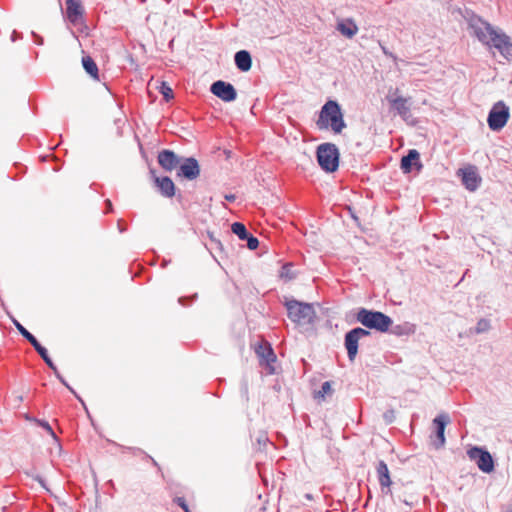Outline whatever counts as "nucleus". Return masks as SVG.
<instances>
[{
	"label": "nucleus",
	"mask_w": 512,
	"mask_h": 512,
	"mask_svg": "<svg viewBox=\"0 0 512 512\" xmlns=\"http://www.w3.org/2000/svg\"><path fill=\"white\" fill-rule=\"evenodd\" d=\"M393 333H394V334H396V335H402V334H403V332H402V330H401V326H399V325H398V326H396V327H395V329H394V331H393Z\"/></svg>",
	"instance_id": "de8ad7c7"
},
{
	"label": "nucleus",
	"mask_w": 512,
	"mask_h": 512,
	"mask_svg": "<svg viewBox=\"0 0 512 512\" xmlns=\"http://www.w3.org/2000/svg\"><path fill=\"white\" fill-rule=\"evenodd\" d=\"M174 503H176L178 506H180L184 512H190L188 504L186 503L185 498L183 497H176L174 498Z\"/></svg>",
	"instance_id": "2f4dec72"
},
{
	"label": "nucleus",
	"mask_w": 512,
	"mask_h": 512,
	"mask_svg": "<svg viewBox=\"0 0 512 512\" xmlns=\"http://www.w3.org/2000/svg\"><path fill=\"white\" fill-rule=\"evenodd\" d=\"M58 380L65 386V387H68V383L67 381L65 380V378L63 376H61V378H58Z\"/></svg>",
	"instance_id": "3c124183"
},
{
	"label": "nucleus",
	"mask_w": 512,
	"mask_h": 512,
	"mask_svg": "<svg viewBox=\"0 0 512 512\" xmlns=\"http://www.w3.org/2000/svg\"><path fill=\"white\" fill-rule=\"evenodd\" d=\"M492 47L497 49L505 59H512V42L504 32L501 31Z\"/></svg>",
	"instance_id": "412c9836"
},
{
	"label": "nucleus",
	"mask_w": 512,
	"mask_h": 512,
	"mask_svg": "<svg viewBox=\"0 0 512 512\" xmlns=\"http://www.w3.org/2000/svg\"><path fill=\"white\" fill-rule=\"evenodd\" d=\"M284 306L288 318L296 324L300 331L312 330L316 319V312L312 304L286 298Z\"/></svg>",
	"instance_id": "f257e3e1"
},
{
	"label": "nucleus",
	"mask_w": 512,
	"mask_h": 512,
	"mask_svg": "<svg viewBox=\"0 0 512 512\" xmlns=\"http://www.w3.org/2000/svg\"><path fill=\"white\" fill-rule=\"evenodd\" d=\"M197 298V294H194L193 296L191 297H188V296H182L178 299V302L179 304H181L182 306H188L190 305L194 299Z\"/></svg>",
	"instance_id": "473e14b6"
},
{
	"label": "nucleus",
	"mask_w": 512,
	"mask_h": 512,
	"mask_svg": "<svg viewBox=\"0 0 512 512\" xmlns=\"http://www.w3.org/2000/svg\"><path fill=\"white\" fill-rule=\"evenodd\" d=\"M29 343L33 346V348L36 350L40 357L46 356V354L48 353L47 349L41 345V343L37 340L36 337Z\"/></svg>",
	"instance_id": "c756f323"
},
{
	"label": "nucleus",
	"mask_w": 512,
	"mask_h": 512,
	"mask_svg": "<svg viewBox=\"0 0 512 512\" xmlns=\"http://www.w3.org/2000/svg\"><path fill=\"white\" fill-rule=\"evenodd\" d=\"M305 498L311 500L312 499V495L311 494H306Z\"/></svg>",
	"instance_id": "4d7b16f0"
},
{
	"label": "nucleus",
	"mask_w": 512,
	"mask_h": 512,
	"mask_svg": "<svg viewBox=\"0 0 512 512\" xmlns=\"http://www.w3.org/2000/svg\"><path fill=\"white\" fill-rule=\"evenodd\" d=\"M377 477L382 493L391 494L392 480L387 464L383 460H379L376 466Z\"/></svg>",
	"instance_id": "a211bd4d"
},
{
	"label": "nucleus",
	"mask_w": 512,
	"mask_h": 512,
	"mask_svg": "<svg viewBox=\"0 0 512 512\" xmlns=\"http://www.w3.org/2000/svg\"><path fill=\"white\" fill-rule=\"evenodd\" d=\"M467 22L470 33L475 36L479 42L490 48L501 33V30L494 28L489 22L474 13L467 18Z\"/></svg>",
	"instance_id": "7ed1b4c3"
},
{
	"label": "nucleus",
	"mask_w": 512,
	"mask_h": 512,
	"mask_svg": "<svg viewBox=\"0 0 512 512\" xmlns=\"http://www.w3.org/2000/svg\"><path fill=\"white\" fill-rule=\"evenodd\" d=\"M459 173H461L462 182L466 189L469 191H475L479 188L481 184V177L479 176L475 166L460 169Z\"/></svg>",
	"instance_id": "f3484780"
},
{
	"label": "nucleus",
	"mask_w": 512,
	"mask_h": 512,
	"mask_svg": "<svg viewBox=\"0 0 512 512\" xmlns=\"http://www.w3.org/2000/svg\"><path fill=\"white\" fill-rule=\"evenodd\" d=\"M12 323L15 326V328L18 330V332L28 341L30 342L35 338V336L30 333L18 320L15 318H12Z\"/></svg>",
	"instance_id": "393cba45"
},
{
	"label": "nucleus",
	"mask_w": 512,
	"mask_h": 512,
	"mask_svg": "<svg viewBox=\"0 0 512 512\" xmlns=\"http://www.w3.org/2000/svg\"><path fill=\"white\" fill-rule=\"evenodd\" d=\"M316 158L322 170L328 173L335 172L339 167L340 153L333 143H322L317 147Z\"/></svg>",
	"instance_id": "423d86ee"
},
{
	"label": "nucleus",
	"mask_w": 512,
	"mask_h": 512,
	"mask_svg": "<svg viewBox=\"0 0 512 512\" xmlns=\"http://www.w3.org/2000/svg\"><path fill=\"white\" fill-rule=\"evenodd\" d=\"M234 62L241 72H248L252 67V56L247 50H239L234 55Z\"/></svg>",
	"instance_id": "4be33fe9"
},
{
	"label": "nucleus",
	"mask_w": 512,
	"mask_h": 512,
	"mask_svg": "<svg viewBox=\"0 0 512 512\" xmlns=\"http://www.w3.org/2000/svg\"><path fill=\"white\" fill-rule=\"evenodd\" d=\"M272 389L275 393H279L280 390H281V385L279 383V381L276 379L275 380V383L272 385Z\"/></svg>",
	"instance_id": "37998d69"
},
{
	"label": "nucleus",
	"mask_w": 512,
	"mask_h": 512,
	"mask_svg": "<svg viewBox=\"0 0 512 512\" xmlns=\"http://www.w3.org/2000/svg\"><path fill=\"white\" fill-rule=\"evenodd\" d=\"M52 371L54 372V374H55V376H56V378H57V379H58V378H61V376H62V375L60 374V372L58 371V369H57V367H56V366H55V370H52Z\"/></svg>",
	"instance_id": "603ef678"
},
{
	"label": "nucleus",
	"mask_w": 512,
	"mask_h": 512,
	"mask_svg": "<svg viewBox=\"0 0 512 512\" xmlns=\"http://www.w3.org/2000/svg\"><path fill=\"white\" fill-rule=\"evenodd\" d=\"M509 117V107L503 101H498L488 113V126L492 131H500L506 125Z\"/></svg>",
	"instance_id": "0eeeda50"
},
{
	"label": "nucleus",
	"mask_w": 512,
	"mask_h": 512,
	"mask_svg": "<svg viewBox=\"0 0 512 512\" xmlns=\"http://www.w3.org/2000/svg\"><path fill=\"white\" fill-rule=\"evenodd\" d=\"M84 8L81 0H66V18L74 26L83 22Z\"/></svg>",
	"instance_id": "dca6fc26"
},
{
	"label": "nucleus",
	"mask_w": 512,
	"mask_h": 512,
	"mask_svg": "<svg viewBox=\"0 0 512 512\" xmlns=\"http://www.w3.org/2000/svg\"><path fill=\"white\" fill-rule=\"evenodd\" d=\"M293 265L291 263L284 264L280 270V277L286 280H292L296 274L292 271Z\"/></svg>",
	"instance_id": "bb28decb"
},
{
	"label": "nucleus",
	"mask_w": 512,
	"mask_h": 512,
	"mask_svg": "<svg viewBox=\"0 0 512 512\" xmlns=\"http://www.w3.org/2000/svg\"><path fill=\"white\" fill-rule=\"evenodd\" d=\"M250 349L253 350L256 353V343L251 342L250 343Z\"/></svg>",
	"instance_id": "5fc2aeb1"
},
{
	"label": "nucleus",
	"mask_w": 512,
	"mask_h": 512,
	"mask_svg": "<svg viewBox=\"0 0 512 512\" xmlns=\"http://www.w3.org/2000/svg\"><path fill=\"white\" fill-rule=\"evenodd\" d=\"M72 394L75 395V397L79 400H81V398L77 395V393L75 392V390L68 384V387H66Z\"/></svg>",
	"instance_id": "09e8293b"
},
{
	"label": "nucleus",
	"mask_w": 512,
	"mask_h": 512,
	"mask_svg": "<svg viewBox=\"0 0 512 512\" xmlns=\"http://www.w3.org/2000/svg\"><path fill=\"white\" fill-rule=\"evenodd\" d=\"M33 421H35L38 424V426L42 427L47 433H49L53 438L56 439V435L51 425L46 420L33 418Z\"/></svg>",
	"instance_id": "c85d7f7f"
},
{
	"label": "nucleus",
	"mask_w": 512,
	"mask_h": 512,
	"mask_svg": "<svg viewBox=\"0 0 512 512\" xmlns=\"http://www.w3.org/2000/svg\"><path fill=\"white\" fill-rule=\"evenodd\" d=\"M383 418L385 420L386 423H392L395 419V415H394V411L393 410H388L386 411L384 414H383Z\"/></svg>",
	"instance_id": "c9c22d12"
},
{
	"label": "nucleus",
	"mask_w": 512,
	"mask_h": 512,
	"mask_svg": "<svg viewBox=\"0 0 512 512\" xmlns=\"http://www.w3.org/2000/svg\"><path fill=\"white\" fill-rule=\"evenodd\" d=\"M450 423V417L446 413H440L433 419L435 426V440L433 445L436 449H440L445 445V428Z\"/></svg>",
	"instance_id": "4468645a"
},
{
	"label": "nucleus",
	"mask_w": 512,
	"mask_h": 512,
	"mask_svg": "<svg viewBox=\"0 0 512 512\" xmlns=\"http://www.w3.org/2000/svg\"><path fill=\"white\" fill-rule=\"evenodd\" d=\"M129 451H131L134 455H143L144 456V453H146L144 450H142L141 448H138V447H128L127 448Z\"/></svg>",
	"instance_id": "ea45409f"
},
{
	"label": "nucleus",
	"mask_w": 512,
	"mask_h": 512,
	"mask_svg": "<svg viewBox=\"0 0 512 512\" xmlns=\"http://www.w3.org/2000/svg\"><path fill=\"white\" fill-rule=\"evenodd\" d=\"M316 126L319 130L330 128L335 134H340L346 128L343 112L337 101L328 100L321 107Z\"/></svg>",
	"instance_id": "f03ea898"
},
{
	"label": "nucleus",
	"mask_w": 512,
	"mask_h": 512,
	"mask_svg": "<svg viewBox=\"0 0 512 512\" xmlns=\"http://www.w3.org/2000/svg\"><path fill=\"white\" fill-rule=\"evenodd\" d=\"M258 368L263 376L279 375L281 373V365L271 344L264 338H258Z\"/></svg>",
	"instance_id": "39448f33"
},
{
	"label": "nucleus",
	"mask_w": 512,
	"mask_h": 512,
	"mask_svg": "<svg viewBox=\"0 0 512 512\" xmlns=\"http://www.w3.org/2000/svg\"><path fill=\"white\" fill-rule=\"evenodd\" d=\"M490 329V321L482 318L477 322V325L475 327V332L477 334H481L484 332H487Z\"/></svg>",
	"instance_id": "cd10ccee"
},
{
	"label": "nucleus",
	"mask_w": 512,
	"mask_h": 512,
	"mask_svg": "<svg viewBox=\"0 0 512 512\" xmlns=\"http://www.w3.org/2000/svg\"><path fill=\"white\" fill-rule=\"evenodd\" d=\"M41 358L51 370H55L56 365L54 364L48 353L46 354V356H42Z\"/></svg>",
	"instance_id": "e433bc0d"
},
{
	"label": "nucleus",
	"mask_w": 512,
	"mask_h": 512,
	"mask_svg": "<svg viewBox=\"0 0 512 512\" xmlns=\"http://www.w3.org/2000/svg\"><path fill=\"white\" fill-rule=\"evenodd\" d=\"M182 156L177 155L173 150L163 149L158 153V164L167 172L178 169Z\"/></svg>",
	"instance_id": "2eb2a0df"
},
{
	"label": "nucleus",
	"mask_w": 512,
	"mask_h": 512,
	"mask_svg": "<svg viewBox=\"0 0 512 512\" xmlns=\"http://www.w3.org/2000/svg\"><path fill=\"white\" fill-rule=\"evenodd\" d=\"M413 166L420 171L423 167L420 162V153L416 149H410L408 153L402 157L400 167L404 173H410Z\"/></svg>",
	"instance_id": "6ab92c4d"
},
{
	"label": "nucleus",
	"mask_w": 512,
	"mask_h": 512,
	"mask_svg": "<svg viewBox=\"0 0 512 512\" xmlns=\"http://www.w3.org/2000/svg\"><path fill=\"white\" fill-rule=\"evenodd\" d=\"M27 475L33 477L34 480H36L42 487L46 488L45 480L40 475L33 476L29 472L26 473Z\"/></svg>",
	"instance_id": "58836bf2"
},
{
	"label": "nucleus",
	"mask_w": 512,
	"mask_h": 512,
	"mask_svg": "<svg viewBox=\"0 0 512 512\" xmlns=\"http://www.w3.org/2000/svg\"><path fill=\"white\" fill-rule=\"evenodd\" d=\"M200 172V165L196 158L182 157L177 170V177L188 181H193L199 177Z\"/></svg>",
	"instance_id": "9b49d317"
},
{
	"label": "nucleus",
	"mask_w": 512,
	"mask_h": 512,
	"mask_svg": "<svg viewBox=\"0 0 512 512\" xmlns=\"http://www.w3.org/2000/svg\"><path fill=\"white\" fill-rule=\"evenodd\" d=\"M82 66L85 72L94 80H99V69L95 62V60L89 56L85 55L82 57Z\"/></svg>",
	"instance_id": "b1692460"
},
{
	"label": "nucleus",
	"mask_w": 512,
	"mask_h": 512,
	"mask_svg": "<svg viewBox=\"0 0 512 512\" xmlns=\"http://www.w3.org/2000/svg\"><path fill=\"white\" fill-rule=\"evenodd\" d=\"M22 34L14 30L11 34V40L15 42L17 39L21 38Z\"/></svg>",
	"instance_id": "c03bdc74"
},
{
	"label": "nucleus",
	"mask_w": 512,
	"mask_h": 512,
	"mask_svg": "<svg viewBox=\"0 0 512 512\" xmlns=\"http://www.w3.org/2000/svg\"><path fill=\"white\" fill-rule=\"evenodd\" d=\"M331 384L329 381H325L321 385V389L318 391V396L324 397L326 394H329L331 392Z\"/></svg>",
	"instance_id": "7c9ffc66"
},
{
	"label": "nucleus",
	"mask_w": 512,
	"mask_h": 512,
	"mask_svg": "<svg viewBox=\"0 0 512 512\" xmlns=\"http://www.w3.org/2000/svg\"><path fill=\"white\" fill-rule=\"evenodd\" d=\"M398 91V88H396L392 94L391 90H389L386 99L389 102L391 109H393L405 122H408V119L411 117V98L396 96Z\"/></svg>",
	"instance_id": "9d476101"
},
{
	"label": "nucleus",
	"mask_w": 512,
	"mask_h": 512,
	"mask_svg": "<svg viewBox=\"0 0 512 512\" xmlns=\"http://www.w3.org/2000/svg\"><path fill=\"white\" fill-rule=\"evenodd\" d=\"M151 178L158 192L165 198H172L176 193V186L169 176L159 177L154 169H150Z\"/></svg>",
	"instance_id": "ddd939ff"
},
{
	"label": "nucleus",
	"mask_w": 512,
	"mask_h": 512,
	"mask_svg": "<svg viewBox=\"0 0 512 512\" xmlns=\"http://www.w3.org/2000/svg\"><path fill=\"white\" fill-rule=\"evenodd\" d=\"M32 37L34 39V42L37 44V45H43L44 43V39L42 36L38 35L37 33H35L34 31H32Z\"/></svg>",
	"instance_id": "4c0bfd02"
},
{
	"label": "nucleus",
	"mask_w": 512,
	"mask_h": 512,
	"mask_svg": "<svg viewBox=\"0 0 512 512\" xmlns=\"http://www.w3.org/2000/svg\"><path fill=\"white\" fill-rule=\"evenodd\" d=\"M250 112L252 115H256V102H254L250 108Z\"/></svg>",
	"instance_id": "8fccbe9b"
},
{
	"label": "nucleus",
	"mask_w": 512,
	"mask_h": 512,
	"mask_svg": "<svg viewBox=\"0 0 512 512\" xmlns=\"http://www.w3.org/2000/svg\"><path fill=\"white\" fill-rule=\"evenodd\" d=\"M269 250V245L267 243V241H260L258 239V257L262 254V253H267Z\"/></svg>",
	"instance_id": "f704fd0d"
},
{
	"label": "nucleus",
	"mask_w": 512,
	"mask_h": 512,
	"mask_svg": "<svg viewBox=\"0 0 512 512\" xmlns=\"http://www.w3.org/2000/svg\"><path fill=\"white\" fill-rule=\"evenodd\" d=\"M159 92L162 94L163 99L166 102H169L170 100H172L174 98V92H173L172 88L168 85V83H166V82L161 83Z\"/></svg>",
	"instance_id": "a878e982"
},
{
	"label": "nucleus",
	"mask_w": 512,
	"mask_h": 512,
	"mask_svg": "<svg viewBox=\"0 0 512 512\" xmlns=\"http://www.w3.org/2000/svg\"><path fill=\"white\" fill-rule=\"evenodd\" d=\"M210 92L224 102H232L237 98L235 87L223 80L213 82L210 86Z\"/></svg>",
	"instance_id": "f8f14e48"
},
{
	"label": "nucleus",
	"mask_w": 512,
	"mask_h": 512,
	"mask_svg": "<svg viewBox=\"0 0 512 512\" xmlns=\"http://www.w3.org/2000/svg\"><path fill=\"white\" fill-rule=\"evenodd\" d=\"M144 459L150 460L152 465L157 467L160 470V466H159L158 462L152 456H150L147 453H144Z\"/></svg>",
	"instance_id": "a19ab883"
},
{
	"label": "nucleus",
	"mask_w": 512,
	"mask_h": 512,
	"mask_svg": "<svg viewBox=\"0 0 512 512\" xmlns=\"http://www.w3.org/2000/svg\"><path fill=\"white\" fill-rule=\"evenodd\" d=\"M105 205H106V213H109L112 211V203L109 199H106L105 200Z\"/></svg>",
	"instance_id": "a18cd8bd"
},
{
	"label": "nucleus",
	"mask_w": 512,
	"mask_h": 512,
	"mask_svg": "<svg viewBox=\"0 0 512 512\" xmlns=\"http://www.w3.org/2000/svg\"><path fill=\"white\" fill-rule=\"evenodd\" d=\"M356 321L362 324L366 330H376L381 333L388 332L393 320L381 311L359 308L356 313Z\"/></svg>",
	"instance_id": "20e7f679"
},
{
	"label": "nucleus",
	"mask_w": 512,
	"mask_h": 512,
	"mask_svg": "<svg viewBox=\"0 0 512 512\" xmlns=\"http://www.w3.org/2000/svg\"><path fill=\"white\" fill-rule=\"evenodd\" d=\"M371 332L362 327L349 330L344 336V347L347 350L349 361L353 362L358 354L360 339L370 336Z\"/></svg>",
	"instance_id": "6e6552de"
},
{
	"label": "nucleus",
	"mask_w": 512,
	"mask_h": 512,
	"mask_svg": "<svg viewBox=\"0 0 512 512\" xmlns=\"http://www.w3.org/2000/svg\"><path fill=\"white\" fill-rule=\"evenodd\" d=\"M336 29L345 37L351 39L358 32V27L351 19H346L337 23Z\"/></svg>",
	"instance_id": "5701e85b"
},
{
	"label": "nucleus",
	"mask_w": 512,
	"mask_h": 512,
	"mask_svg": "<svg viewBox=\"0 0 512 512\" xmlns=\"http://www.w3.org/2000/svg\"><path fill=\"white\" fill-rule=\"evenodd\" d=\"M231 231L233 234L238 236L240 240L247 241V247L250 250H256V237L251 234L246 226L241 222H234L231 225Z\"/></svg>",
	"instance_id": "aec40b11"
},
{
	"label": "nucleus",
	"mask_w": 512,
	"mask_h": 512,
	"mask_svg": "<svg viewBox=\"0 0 512 512\" xmlns=\"http://www.w3.org/2000/svg\"><path fill=\"white\" fill-rule=\"evenodd\" d=\"M258 476L263 480L264 484L267 485V479L260 474L259 470H258Z\"/></svg>",
	"instance_id": "864d4df0"
},
{
	"label": "nucleus",
	"mask_w": 512,
	"mask_h": 512,
	"mask_svg": "<svg viewBox=\"0 0 512 512\" xmlns=\"http://www.w3.org/2000/svg\"><path fill=\"white\" fill-rule=\"evenodd\" d=\"M467 455L482 472L491 473L494 471L493 457L485 448L474 446L467 451Z\"/></svg>",
	"instance_id": "1a4fd4ad"
},
{
	"label": "nucleus",
	"mask_w": 512,
	"mask_h": 512,
	"mask_svg": "<svg viewBox=\"0 0 512 512\" xmlns=\"http://www.w3.org/2000/svg\"><path fill=\"white\" fill-rule=\"evenodd\" d=\"M224 198H225L227 201H229V202H233V201H235L236 196H235L234 194H226V195L224 196Z\"/></svg>",
	"instance_id": "49530a36"
},
{
	"label": "nucleus",
	"mask_w": 512,
	"mask_h": 512,
	"mask_svg": "<svg viewBox=\"0 0 512 512\" xmlns=\"http://www.w3.org/2000/svg\"><path fill=\"white\" fill-rule=\"evenodd\" d=\"M250 311H251L250 308H248V310H245L246 319H247L248 322H249Z\"/></svg>",
	"instance_id": "6e6d98bb"
},
{
	"label": "nucleus",
	"mask_w": 512,
	"mask_h": 512,
	"mask_svg": "<svg viewBox=\"0 0 512 512\" xmlns=\"http://www.w3.org/2000/svg\"><path fill=\"white\" fill-rule=\"evenodd\" d=\"M117 226L120 233H124L126 231V226L124 225L123 220L119 219Z\"/></svg>",
	"instance_id": "79ce46f5"
},
{
	"label": "nucleus",
	"mask_w": 512,
	"mask_h": 512,
	"mask_svg": "<svg viewBox=\"0 0 512 512\" xmlns=\"http://www.w3.org/2000/svg\"><path fill=\"white\" fill-rule=\"evenodd\" d=\"M240 394L245 401H248V383L245 379L241 383Z\"/></svg>",
	"instance_id": "72a5a7b5"
}]
</instances>
